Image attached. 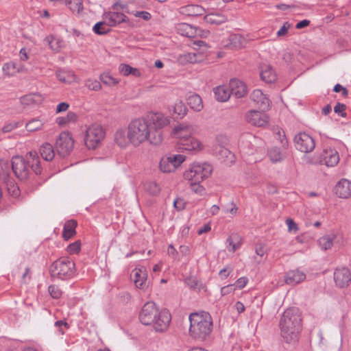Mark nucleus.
Segmentation results:
<instances>
[{"label":"nucleus","instance_id":"1","mask_svg":"<svg viewBox=\"0 0 351 351\" xmlns=\"http://www.w3.org/2000/svg\"><path fill=\"white\" fill-rule=\"evenodd\" d=\"M168 123L167 118L160 112H150L132 121L128 127L130 143L135 147L145 141L154 145H159L162 141L160 129Z\"/></svg>","mask_w":351,"mask_h":351},{"label":"nucleus","instance_id":"2","mask_svg":"<svg viewBox=\"0 0 351 351\" xmlns=\"http://www.w3.org/2000/svg\"><path fill=\"white\" fill-rule=\"evenodd\" d=\"M11 166L15 176L21 182L32 179L34 175L40 176L43 172L40 157L36 151H30L25 156H13Z\"/></svg>","mask_w":351,"mask_h":351},{"label":"nucleus","instance_id":"3","mask_svg":"<svg viewBox=\"0 0 351 351\" xmlns=\"http://www.w3.org/2000/svg\"><path fill=\"white\" fill-rule=\"evenodd\" d=\"M138 317L143 324L153 325L154 330L160 332L167 330L171 320L169 311H159L153 302H148L143 305Z\"/></svg>","mask_w":351,"mask_h":351},{"label":"nucleus","instance_id":"4","mask_svg":"<svg viewBox=\"0 0 351 351\" xmlns=\"http://www.w3.org/2000/svg\"><path fill=\"white\" fill-rule=\"evenodd\" d=\"M281 335L287 343L298 339L302 330V318L298 308H287L280 321Z\"/></svg>","mask_w":351,"mask_h":351},{"label":"nucleus","instance_id":"5","mask_svg":"<svg viewBox=\"0 0 351 351\" xmlns=\"http://www.w3.org/2000/svg\"><path fill=\"white\" fill-rule=\"evenodd\" d=\"M189 334L192 338L203 341L210 334L213 322L208 313H193L189 315Z\"/></svg>","mask_w":351,"mask_h":351},{"label":"nucleus","instance_id":"6","mask_svg":"<svg viewBox=\"0 0 351 351\" xmlns=\"http://www.w3.org/2000/svg\"><path fill=\"white\" fill-rule=\"evenodd\" d=\"M193 128L189 125L180 124L174 128L173 135L179 139V149L189 152H198L202 149L199 141L191 136Z\"/></svg>","mask_w":351,"mask_h":351},{"label":"nucleus","instance_id":"7","mask_svg":"<svg viewBox=\"0 0 351 351\" xmlns=\"http://www.w3.org/2000/svg\"><path fill=\"white\" fill-rule=\"evenodd\" d=\"M75 269V263L66 258L58 259L50 266L51 276L61 280L69 278L73 276Z\"/></svg>","mask_w":351,"mask_h":351},{"label":"nucleus","instance_id":"8","mask_svg":"<svg viewBox=\"0 0 351 351\" xmlns=\"http://www.w3.org/2000/svg\"><path fill=\"white\" fill-rule=\"evenodd\" d=\"M213 171V167L207 162H194L184 173V178L189 182H202L208 178Z\"/></svg>","mask_w":351,"mask_h":351},{"label":"nucleus","instance_id":"9","mask_svg":"<svg viewBox=\"0 0 351 351\" xmlns=\"http://www.w3.org/2000/svg\"><path fill=\"white\" fill-rule=\"evenodd\" d=\"M104 138V132L99 125H92L86 132L84 141L88 149H95Z\"/></svg>","mask_w":351,"mask_h":351},{"label":"nucleus","instance_id":"10","mask_svg":"<svg viewBox=\"0 0 351 351\" xmlns=\"http://www.w3.org/2000/svg\"><path fill=\"white\" fill-rule=\"evenodd\" d=\"M73 145L74 141L69 132L60 133L56 143L58 155L61 158L67 156L73 150Z\"/></svg>","mask_w":351,"mask_h":351},{"label":"nucleus","instance_id":"11","mask_svg":"<svg viewBox=\"0 0 351 351\" xmlns=\"http://www.w3.org/2000/svg\"><path fill=\"white\" fill-rule=\"evenodd\" d=\"M185 160L183 155H171L162 157L160 161L159 168L163 173H171L179 167Z\"/></svg>","mask_w":351,"mask_h":351},{"label":"nucleus","instance_id":"12","mask_svg":"<svg viewBox=\"0 0 351 351\" xmlns=\"http://www.w3.org/2000/svg\"><path fill=\"white\" fill-rule=\"evenodd\" d=\"M294 143L298 150L304 152H311L315 147L314 139L305 132L298 134L294 138Z\"/></svg>","mask_w":351,"mask_h":351},{"label":"nucleus","instance_id":"13","mask_svg":"<svg viewBox=\"0 0 351 351\" xmlns=\"http://www.w3.org/2000/svg\"><path fill=\"white\" fill-rule=\"evenodd\" d=\"M176 29L178 33L189 38H206L210 33L209 31L203 30L185 23L178 24Z\"/></svg>","mask_w":351,"mask_h":351},{"label":"nucleus","instance_id":"14","mask_svg":"<svg viewBox=\"0 0 351 351\" xmlns=\"http://www.w3.org/2000/svg\"><path fill=\"white\" fill-rule=\"evenodd\" d=\"M246 121L255 126L263 127L267 124L269 117L262 112L258 110H251L246 114Z\"/></svg>","mask_w":351,"mask_h":351},{"label":"nucleus","instance_id":"15","mask_svg":"<svg viewBox=\"0 0 351 351\" xmlns=\"http://www.w3.org/2000/svg\"><path fill=\"white\" fill-rule=\"evenodd\" d=\"M334 280L340 288L346 287L351 281V274L346 267L337 268L334 272Z\"/></svg>","mask_w":351,"mask_h":351},{"label":"nucleus","instance_id":"16","mask_svg":"<svg viewBox=\"0 0 351 351\" xmlns=\"http://www.w3.org/2000/svg\"><path fill=\"white\" fill-rule=\"evenodd\" d=\"M339 156L338 152L332 148L324 149L319 157V162L327 167H334L338 164Z\"/></svg>","mask_w":351,"mask_h":351},{"label":"nucleus","instance_id":"17","mask_svg":"<svg viewBox=\"0 0 351 351\" xmlns=\"http://www.w3.org/2000/svg\"><path fill=\"white\" fill-rule=\"evenodd\" d=\"M213 151L215 156H218L228 165L233 164L235 161L234 154L219 143L213 146Z\"/></svg>","mask_w":351,"mask_h":351},{"label":"nucleus","instance_id":"18","mask_svg":"<svg viewBox=\"0 0 351 351\" xmlns=\"http://www.w3.org/2000/svg\"><path fill=\"white\" fill-rule=\"evenodd\" d=\"M335 194L340 198H348L351 196V181L346 178L341 179L334 189Z\"/></svg>","mask_w":351,"mask_h":351},{"label":"nucleus","instance_id":"19","mask_svg":"<svg viewBox=\"0 0 351 351\" xmlns=\"http://www.w3.org/2000/svg\"><path fill=\"white\" fill-rule=\"evenodd\" d=\"M104 19L106 22V25L109 27H114L128 21V18L126 15L118 12H106L104 14Z\"/></svg>","mask_w":351,"mask_h":351},{"label":"nucleus","instance_id":"20","mask_svg":"<svg viewBox=\"0 0 351 351\" xmlns=\"http://www.w3.org/2000/svg\"><path fill=\"white\" fill-rule=\"evenodd\" d=\"M229 84L232 95H234L237 98H241L247 94V88L243 82L237 79H232Z\"/></svg>","mask_w":351,"mask_h":351},{"label":"nucleus","instance_id":"21","mask_svg":"<svg viewBox=\"0 0 351 351\" xmlns=\"http://www.w3.org/2000/svg\"><path fill=\"white\" fill-rule=\"evenodd\" d=\"M147 277L146 269L144 267L136 268L132 271V280L138 289H144L146 287Z\"/></svg>","mask_w":351,"mask_h":351},{"label":"nucleus","instance_id":"22","mask_svg":"<svg viewBox=\"0 0 351 351\" xmlns=\"http://www.w3.org/2000/svg\"><path fill=\"white\" fill-rule=\"evenodd\" d=\"M260 77L265 83H273L276 80V73L272 66L269 64H262L260 66Z\"/></svg>","mask_w":351,"mask_h":351},{"label":"nucleus","instance_id":"23","mask_svg":"<svg viewBox=\"0 0 351 351\" xmlns=\"http://www.w3.org/2000/svg\"><path fill=\"white\" fill-rule=\"evenodd\" d=\"M306 278V274L299 270L294 269L288 271L285 276V281L287 285H295L304 281Z\"/></svg>","mask_w":351,"mask_h":351},{"label":"nucleus","instance_id":"24","mask_svg":"<svg viewBox=\"0 0 351 351\" xmlns=\"http://www.w3.org/2000/svg\"><path fill=\"white\" fill-rule=\"evenodd\" d=\"M205 9L199 5L189 4L180 8L179 12L189 16H202L205 13Z\"/></svg>","mask_w":351,"mask_h":351},{"label":"nucleus","instance_id":"25","mask_svg":"<svg viewBox=\"0 0 351 351\" xmlns=\"http://www.w3.org/2000/svg\"><path fill=\"white\" fill-rule=\"evenodd\" d=\"M11 164L8 160H0V180L5 184L13 182V179L10 176Z\"/></svg>","mask_w":351,"mask_h":351},{"label":"nucleus","instance_id":"26","mask_svg":"<svg viewBox=\"0 0 351 351\" xmlns=\"http://www.w3.org/2000/svg\"><path fill=\"white\" fill-rule=\"evenodd\" d=\"M39 153L46 161H51L55 157L53 147L49 143H44L40 146Z\"/></svg>","mask_w":351,"mask_h":351},{"label":"nucleus","instance_id":"27","mask_svg":"<svg viewBox=\"0 0 351 351\" xmlns=\"http://www.w3.org/2000/svg\"><path fill=\"white\" fill-rule=\"evenodd\" d=\"M215 98L219 101H226L230 97V85L219 86L214 88Z\"/></svg>","mask_w":351,"mask_h":351},{"label":"nucleus","instance_id":"28","mask_svg":"<svg viewBox=\"0 0 351 351\" xmlns=\"http://www.w3.org/2000/svg\"><path fill=\"white\" fill-rule=\"evenodd\" d=\"M187 104L191 109L199 112L203 108L201 97L196 93H190L186 98Z\"/></svg>","mask_w":351,"mask_h":351},{"label":"nucleus","instance_id":"29","mask_svg":"<svg viewBox=\"0 0 351 351\" xmlns=\"http://www.w3.org/2000/svg\"><path fill=\"white\" fill-rule=\"evenodd\" d=\"M267 155L273 163L280 162L286 158V154L280 147H272L267 151Z\"/></svg>","mask_w":351,"mask_h":351},{"label":"nucleus","instance_id":"30","mask_svg":"<svg viewBox=\"0 0 351 351\" xmlns=\"http://www.w3.org/2000/svg\"><path fill=\"white\" fill-rule=\"evenodd\" d=\"M76 227L77 221L75 220H69L65 223L62 232V237L64 240H69L75 234Z\"/></svg>","mask_w":351,"mask_h":351},{"label":"nucleus","instance_id":"31","mask_svg":"<svg viewBox=\"0 0 351 351\" xmlns=\"http://www.w3.org/2000/svg\"><path fill=\"white\" fill-rule=\"evenodd\" d=\"M230 45L232 48L237 49L245 47L247 40L241 34H232L229 38Z\"/></svg>","mask_w":351,"mask_h":351},{"label":"nucleus","instance_id":"32","mask_svg":"<svg viewBox=\"0 0 351 351\" xmlns=\"http://www.w3.org/2000/svg\"><path fill=\"white\" fill-rule=\"evenodd\" d=\"M204 21L210 24L220 25L225 23L227 18L220 13H210L204 16Z\"/></svg>","mask_w":351,"mask_h":351},{"label":"nucleus","instance_id":"33","mask_svg":"<svg viewBox=\"0 0 351 351\" xmlns=\"http://www.w3.org/2000/svg\"><path fill=\"white\" fill-rule=\"evenodd\" d=\"M114 141L120 147H124L130 143L128 138V132H126L124 130H118L114 134Z\"/></svg>","mask_w":351,"mask_h":351},{"label":"nucleus","instance_id":"34","mask_svg":"<svg viewBox=\"0 0 351 351\" xmlns=\"http://www.w3.org/2000/svg\"><path fill=\"white\" fill-rule=\"evenodd\" d=\"M44 40L55 51H58L64 46L62 40L56 38L52 35L47 36Z\"/></svg>","mask_w":351,"mask_h":351},{"label":"nucleus","instance_id":"35","mask_svg":"<svg viewBox=\"0 0 351 351\" xmlns=\"http://www.w3.org/2000/svg\"><path fill=\"white\" fill-rule=\"evenodd\" d=\"M336 239V235L334 234L324 235L319 238L318 240V244L319 247L324 250H327L333 245L334 240Z\"/></svg>","mask_w":351,"mask_h":351},{"label":"nucleus","instance_id":"36","mask_svg":"<svg viewBox=\"0 0 351 351\" xmlns=\"http://www.w3.org/2000/svg\"><path fill=\"white\" fill-rule=\"evenodd\" d=\"M2 69L4 75L8 76H14L19 73L18 64L12 61L5 63Z\"/></svg>","mask_w":351,"mask_h":351},{"label":"nucleus","instance_id":"37","mask_svg":"<svg viewBox=\"0 0 351 351\" xmlns=\"http://www.w3.org/2000/svg\"><path fill=\"white\" fill-rule=\"evenodd\" d=\"M226 243L228 244V250L231 252H234L241 247V245L239 237L237 235L228 237L226 240Z\"/></svg>","mask_w":351,"mask_h":351},{"label":"nucleus","instance_id":"38","mask_svg":"<svg viewBox=\"0 0 351 351\" xmlns=\"http://www.w3.org/2000/svg\"><path fill=\"white\" fill-rule=\"evenodd\" d=\"M144 189L152 195H157L160 192V188L155 182H147L144 184Z\"/></svg>","mask_w":351,"mask_h":351},{"label":"nucleus","instance_id":"39","mask_svg":"<svg viewBox=\"0 0 351 351\" xmlns=\"http://www.w3.org/2000/svg\"><path fill=\"white\" fill-rule=\"evenodd\" d=\"M106 22L100 21L97 23L93 27V32L98 35H105L110 32V29L106 26Z\"/></svg>","mask_w":351,"mask_h":351},{"label":"nucleus","instance_id":"40","mask_svg":"<svg viewBox=\"0 0 351 351\" xmlns=\"http://www.w3.org/2000/svg\"><path fill=\"white\" fill-rule=\"evenodd\" d=\"M67 5L73 12L80 13L83 10L82 0H67Z\"/></svg>","mask_w":351,"mask_h":351},{"label":"nucleus","instance_id":"41","mask_svg":"<svg viewBox=\"0 0 351 351\" xmlns=\"http://www.w3.org/2000/svg\"><path fill=\"white\" fill-rule=\"evenodd\" d=\"M187 110L186 106L182 101H178L175 104L174 112L180 118H182L186 114Z\"/></svg>","mask_w":351,"mask_h":351},{"label":"nucleus","instance_id":"42","mask_svg":"<svg viewBox=\"0 0 351 351\" xmlns=\"http://www.w3.org/2000/svg\"><path fill=\"white\" fill-rule=\"evenodd\" d=\"M43 123L40 120L34 119L26 123L25 128L27 131L34 132L41 128Z\"/></svg>","mask_w":351,"mask_h":351},{"label":"nucleus","instance_id":"43","mask_svg":"<svg viewBox=\"0 0 351 351\" xmlns=\"http://www.w3.org/2000/svg\"><path fill=\"white\" fill-rule=\"evenodd\" d=\"M101 81L108 86H114L119 83V80L111 76L109 73H103L100 75Z\"/></svg>","mask_w":351,"mask_h":351},{"label":"nucleus","instance_id":"44","mask_svg":"<svg viewBox=\"0 0 351 351\" xmlns=\"http://www.w3.org/2000/svg\"><path fill=\"white\" fill-rule=\"evenodd\" d=\"M48 291L50 295L54 299H58L62 296V291L57 285H52L48 287Z\"/></svg>","mask_w":351,"mask_h":351},{"label":"nucleus","instance_id":"45","mask_svg":"<svg viewBox=\"0 0 351 351\" xmlns=\"http://www.w3.org/2000/svg\"><path fill=\"white\" fill-rule=\"evenodd\" d=\"M81 249V243L80 241H76L73 243L68 245L66 250L70 254H77Z\"/></svg>","mask_w":351,"mask_h":351},{"label":"nucleus","instance_id":"46","mask_svg":"<svg viewBox=\"0 0 351 351\" xmlns=\"http://www.w3.org/2000/svg\"><path fill=\"white\" fill-rule=\"evenodd\" d=\"M86 86L92 90H99L101 88L100 82L96 80L89 79L86 82Z\"/></svg>","mask_w":351,"mask_h":351},{"label":"nucleus","instance_id":"47","mask_svg":"<svg viewBox=\"0 0 351 351\" xmlns=\"http://www.w3.org/2000/svg\"><path fill=\"white\" fill-rule=\"evenodd\" d=\"M200 182H190V186L193 191L202 195L204 193L205 189L200 184Z\"/></svg>","mask_w":351,"mask_h":351},{"label":"nucleus","instance_id":"48","mask_svg":"<svg viewBox=\"0 0 351 351\" xmlns=\"http://www.w3.org/2000/svg\"><path fill=\"white\" fill-rule=\"evenodd\" d=\"M346 109V106L345 104L338 102L334 107V112L342 117H346L347 116V114L345 112Z\"/></svg>","mask_w":351,"mask_h":351},{"label":"nucleus","instance_id":"49","mask_svg":"<svg viewBox=\"0 0 351 351\" xmlns=\"http://www.w3.org/2000/svg\"><path fill=\"white\" fill-rule=\"evenodd\" d=\"M8 192L14 197H17L19 195V189L18 186H16L14 184V180H13L12 183L5 184Z\"/></svg>","mask_w":351,"mask_h":351},{"label":"nucleus","instance_id":"50","mask_svg":"<svg viewBox=\"0 0 351 351\" xmlns=\"http://www.w3.org/2000/svg\"><path fill=\"white\" fill-rule=\"evenodd\" d=\"M256 104L259 105L260 107L263 108V110H266L268 109L269 107L270 101L266 97V95L263 94V98L260 99V101H258V102H256Z\"/></svg>","mask_w":351,"mask_h":351},{"label":"nucleus","instance_id":"51","mask_svg":"<svg viewBox=\"0 0 351 351\" xmlns=\"http://www.w3.org/2000/svg\"><path fill=\"white\" fill-rule=\"evenodd\" d=\"M133 14L134 16L142 18L145 21H149L152 17L151 14L147 11H136L133 12Z\"/></svg>","mask_w":351,"mask_h":351},{"label":"nucleus","instance_id":"52","mask_svg":"<svg viewBox=\"0 0 351 351\" xmlns=\"http://www.w3.org/2000/svg\"><path fill=\"white\" fill-rule=\"evenodd\" d=\"M119 70L123 75L128 76L130 75L132 67L128 64H121Z\"/></svg>","mask_w":351,"mask_h":351},{"label":"nucleus","instance_id":"53","mask_svg":"<svg viewBox=\"0 0 351 351\" xmlns=\"http://www.w3.org/2000/svg\"><path fill=\"white\" fill-rule=\"evenodd\" d=\"M18 125H19L18 122H15V121L10 122V123L5 124L3 127L2 131L4 133L10 132L12 131L14 129L18 128Z\"/></svg>","mask_w":351,"mask_h":351},{"label":"nucleus","instance_id":"54","mask_svg":"<svg viewBox=\"0 0 351 351\" xmlns=\"http://www.w3.org/2000/svg\"><path fill=\"white\" fill-rule=\"evenodd\" d=\"M185 204L184 200L180 197H178L173 201V206L178 210H182L185 207Z\"/></svg>","mask_w":351,"mask_h":351},{"label":"nucleus","instance_id":"55","mask_svg":"<svg viewBox=\"0 0 351 351\" xmlns=\"http://www.w3.org/2000/svg\"><path fill=\"white\" fill-rule=\"evenodd\" d=\"M263 93L261 90L256 89V90H254L251 93L250 97L252 101H254L255 103H256V102H258V101H260V99L263 98Z\"/></svg>","mask_w":351,"mask_h":351},{"label":"nucleus","instance_id":"56","mask_svg":"<svg viewBox=\"0 0 351 351\" xmlns=\"http://www.w3.org/2000/svg\"><path fill=\"white\" fill-rule=\"evenodd\" d=\"M287 225L288 226V229L289 232H296L298 230L297 224L295 221L291 219H287L286 221Z\"/></svg>","mask_w":351,"mask_h":351},{"label":"nucleus","instance_id":"57","mask_svg":"<svg viewBox=\"0 0 351 351\" xmlns=\"http://www.w3.org/2000/svg\"><path fill=\"white\" fill-rule=\"evenodd\" d=\"M290 27V24L289 22H285L282 27L277 32V36L278 37L285 36L287 32L288 29Z\"/></svg>","mask_w":351,"mask_h":351},{"label":"nucleus","instance_id":"58","mask_svg":"<svg viewBox=\"0 0 351 351\" xmlns=\"http://www.w3.org/2000/svg\"><path fill=\"white\" fill-rule=\"evenodd\" d=\"M248 280L246 277H241L239 278L236 282L235 285L239 289H243L247 283Z\"/></svg>","mask_w":351,"mask_h":351},{"label":"nucleus","instance_id":"59","mask_svg":"<svg viewBox=\"0 0 351 351\" xmlns=\"http://www.w3.org/2000/svg\"><path fill=\"white\" fill-rule=\"evenodd\" d=\"M167 254L169 256L172 257L173 259L178 258V252L172 245H169L168 249H167Z\"/></svg>","mask_w":351,"mask_h":351},{"label":"nucleus","instance_id":"60","mask_svg":"<svg viewBox=\"0 0 351 351\" xmlns=\"http://www.w3.org/2000/svg\"><path fill=\"white\" fill-rule=\"evenodd\" d=\"M21 104L23 105H29L34 102L32 95H25L21 98Z\"/></svg>","mask_w":351,"mask_h":351},{"label":"nucleus","instance_id":"61","mask_svg":"<svg viewBox=\"0 0 351 351\" xmlns=\"http://www.w3.org/2000/svg\"><path fill=\"white\" fill-rule=\"evenodd\" d=\"M69 107V104H67L66 102H61L56 107V112L59 113V112H64V111L67 110Z\"/></svg>","mask_w":351,"mask_h":351},{"label":"nucleus","instance_id":"62","mask_svg":"<svg viewBox=\"0 0 351 351\" xmlns=\"http://www.w3.org/2000/svg\"><path fill=\"white\" fill-rule=\"evenodd\" d=\"M64 326L66 328H69V324L67 322L63 320H58L55 322V326L59 328V332L61 334H64V331L62 329V326Z\"/></svg>","mask_w":351,"mask_h":351},{"label":"nucleus","instance_id":"63","mask_svg":"<svg viewBox=\"0 0 351 351\" xmlns=\"http://www.w3.org/2000/svg\"><path fill=\"white\" fill-rule=\"evenodd\" d=\"M232 285H229L225 287H223L221 289V294L222 295H226L227 294H229L232 291Z\"/></svg>","mask_w":351,"mask_h":351},{"label":"nucleus","instance_id":"64","mask_svg":"<svg viewBox=\"0 0 351 351\" xmlns=\"http://www.w3.org/2000/svg\"><path fill=\"white\" fill-rule=\"evenodd\" d=\"M309 24H310V21L304 19V20H302V21L298 22L296 24L295 27L297 29H302L304 27H307Z\"/></svg>","mask_w":351,"mask_h":351}]
</instances>
